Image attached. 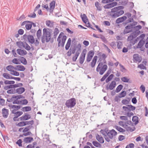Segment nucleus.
<instances>
[{
  "instance_id": "1",
  "label": "nucleus",
  "mask_w": 148,
  "mask_h": 148,
  "mask_svg": "<svg viewBox=\"0 0 148 148\" xmlns=\"http://www.w3.org/2000/svg\"><path fill=\"white\" fill-rule=\"evenodd\" d=\"M124 8V7L122 6L114 7L111 9L110 11L108 12V15L112 18H116L124 14L123 10Z\"/></svg>"
},
{
  "instance_id": "2",
  "label": "nucleus",
  "mask_w": 148,
  "mask_h": 148,
  "mask_svg": "<svg viewBox=\"0 0 148 148\" xmlns=\"http://www.w3.org/2000/svg\"><path fill=\"white\" fill-rule=\"evenodd\" d=\"M51 30L49 28H43V35L41 37V41L44 43L46 41L48 42L49 41L51 38Z\"/></svg>"
},
{
  "instance_id": "3",
  "label": "nucleus",
  "mask_w": 148,
  "mask_h": 148,
  "mask_svg": "<svg viewBox=\"0 0 148 148\" xmlns=\"http://www.w3.org/2000/svg\"><path fill=\"white\" fill-rule=\"evenodd\" d=\"M82 49V46L80 44H78L76 47H74L72 49V53L74 54L76 51L75 55L72 58V60L73 61H76L78 56L80 53Z\"/></svg>"
},
{
  "instance_id": "4",
  "label": "nucleus",
  "mask_w": 148,
  "mask_h": 148,
  "mask_svg": "<svg viewBox=\"0 0 148 148\" xmlns=\"http://www.w3.org/2000/svg\"><path fill=\"white\" fill-rule=\"evenodd\" d=\"M139 32L140 31H139ZM139 31H137V32H134L130 36H128L127 38L128 41H130L131 42H134V44H135L137 41V39H136V36L139 34Z\"/></svg>"
},
{
  "instance_id": "5",
  "label": "nucleus",
  "mask_w": 148,
  "mask_h": 148,
  "mask_svg": "<svg viewBox=\"0 0 148 148\" xmlns=\"http://www.w3.org/2000/svg\"><path fill=\"white\" fill-rule=\"evenodd\" d=\"M61 34H63V33L62 32H61L60 34L57 39V41L58 42V47H60L61 45L62 47H64L65 41L67 37L65 35L63 36L62 39V43L61 44V40L60 38L61 37L60 36L61 35Z\"/></svg>"
},
{
  "instance_id": "6",
  "label": "nucleus",
  "mask_w": 148,
  "mask_h": 148,
  "mask_svg": "<svg viewBox=\"0 0 148 148\" xmlns=\"http://www.w3.org/2000/svg\"><path fill=\"white\" fill-rule=\"evenodd\" d=\"M76 104V100L74 98H72L66 101L65 105L68 108L73 107Z\"/></svg>"
},
{
  "instance_id": "7",
  "label": "nucleus",
  "mask_w": 148,
  "mask_h": 148,
  "mask_svg": "<svg viewBox=\"0 0 148 148\" xmlns=\"http://www.w3.org/2000/svg\"><path fill=\"white\" fill-rule=\"evenodd\" d=\"M81 17L82 21L85 24V26L86 27L88 28H92L91 26H92L93 27V26L92 25H91L90 23L89 22L88 19L87 18V16L85 14H83V15H82V14H81Z\"/></svg>"
},
{
  "instance_id": "8",
  "label": "nucleus",
  "mask_w": 148,
  "mask_h": 148,
  "mask_svg": "<svg viewBox=\"0 0 148 148\" xmlns=\"http://www.w3.org/2000/svg\"><path fill=\"white\" fill-rule=\"evenodd\" d=\"M86 52V49H84L82 51L79 59V62L80 64H82L84 63Z\"/></svg>"
},
{
  "instance_id": "9",
  "label": "nucleus",
  "mask_w": 148,
  "mask_h": 148,
  "mask_svg": "<svg viewBox=\"0 0 148 148\" xmlns=\"http://www.w3.org/2000/svg\"><path fill=\"white\" fill-rule=\"evenodd\" d=\"M108 129H105L104 130H101L100 132L104 136V137L106 141L109 142L110 141V138L107 137L108 132Z\"/></svg>"
},
{
  "instance_id": "10",
  "label": "nucleus",
  "mask_w": 148,
  "mask_h": 148,
  "mask_svg": "<svg viewBox=\"0 0 148 148\" xmlns=\"http://www.w3.org/2000/svg\"><path fill=\"white\" fill-rule=\"evenodd\" d=\"M117 134V132L114 129L109 130H108V132L107 136L108 138L110 139H112L113 136H116Z\"/></svg>"
},
{
  "instance_id": "11",
  "label": "nucleus",
  "mask_w": 148,
  "mask_h": 148,
  "mask_svg": "<svg viewBox=\"0 0 148 148\" xmlns=\"http://www.w3.org/2000/svg\"><path fill=\"white\" fill-rule=\"evenodd\" d=\"M25 25V28H32V22L26 21H23L21 24V26H23Z\"/></svg>"
},
{
  "instance_id": "12",
  "label": "nucleus",
  "mask_w": 148,
  "mask_h": 148,
  "mask_svg": "<svg viewBox=\"0 0 148 148\" xmlns=\"http://www.w3.org/2000/svg\"><path fill=\"white\" fill-rule=\"evenodd\" d=\"M116 86V82L114 81H113L110 84L109 86L108 85H107L106 86V89L107 90L110 89V90H113Z\"/></svg>"
},
{
  "instance_id": "13",
  "label": "nucleus",
  "mask_w": 148,
  "mask_h": 148,
  "mask_svg": "<svg viewBox=\"0 0 148 148\" xmlns=\"http://www.w3.org/2000/svg\"><path fill=\"white\" fill-rule=\"evenodd\" d=\"M127 17L126 16H124L117 18L116 21V23L119 24L125 21L127 19Z\"/></svg>"
},
{
  "instance_id": "14",
  "label": "nucleus",
  "mask_w": 148,
  "mask_h": 148,
  "mask_svg": "<svg viewBox=\"0 0 148 148\" xmlns=\"http://www.w3.org/2000/svg\"><path fill=\"white\" fill-rule=\"evenodd\" d=\"M108 68L106 64H104L102 67H101L100 69L99 74L101 75H103L106 71L107 70Z\"/></svg>"
},
{
  "instance_id": "15",
  "label": "nucleus",
  "mask_w": 148,
  "mask_h": 148,
  "mask_svg": "<svg viewBox=\"0 0 148 148\" xmlns=\"http://www.w3.org/2000/svg\"><path fill=\"white\" fill-rule=\"evenodd\" d=\"M56 2L55 1H52L50 3L49 12L51 13H52L53 10L55 7Z\"/></svg>"
},
{
  "instance_id": "16",
  "label": "nucleus",
  "mask_w": 148,
  "mask_h": 148,
  "mask_svg": "<svg viewBox=\"0 0 148 148\" xmlns=\"http://www.w3.org/2000/svg\"><path fill=\"white\" fill-rule=\"evenodd\" d=\"M8 110L5 108H3L2 110V113L3 117L5 118H7L8 115Z\"/></svg>"
},
{
  "instance_id": "17",
  "label": "nucleus",
  "mask_w": 148,
  "mask_h": 148,
  "mask_svg": "<svg viewBox=\"0 0 148 148\" xmlns=\"http://www.w3.org/2000/svg\"><path fill=\"white\" fill-rule=\"evenodd\" d=\"M17 51L18 54L21 56L26 55L27 53V52L25 50H22L20 49H17Z\"/></svg>"
},
{
  "instance_id": "18",
  "label": "nucleus",
  "mask_w": 148,
  "mask_h": 148,
  "mask_svg": "<svg viewBox=\"0 0 148 148\" xmlns=\"http://www.w3.org/2000/svg\"><path fill=\"white\" fill-rule=\"evenodd\" d=\"M133 28H125V29L124 30L123 33L124 34H126L130 32H132L133 31ZM133 30H134L135 29H136L137 31H138L141 28H133Z\"/></svg>"
},
{
  "instance_id": "19",
  "label": "nucleus",
  "mask_w": 148,
  "mask_h": 148,
  "mask_svg": "<svg viewBox=\"0 0 148 148\" xmlns=\"http://www.w3.org/2000/svg\"><path fill=\"white\" fill-rule=\"evenodd\" d=\"M133 58L135 61L139 63L142 60L141 58L140 57L138 54H134L133 56Z\"/></svg>"
},
{
  "instance_id": "20",
  "label": "nucleus",
  "mask_w": 148,
  "mask_h": 148,
  "mask_svg": "<svg viewBox=\"0 0 148 148\" xmlns=\"http://www.w3.org/2000/svg\"><path fill=\"white\" fill-rule=\"evenodd\" d=\"M25 89L23 87H20L15 90V93H18V94H21L24 92Z\"/></svg>"
},
{
  "instance_id": "21",
  "label": "nucleus",
  "mask_w": 148,
  "mask_h": 148,
  "mask_svg": "<svg viewBox=\"0 0 148 148\" xmlns=\"http://www.w3.org/2000/svg\"><path fill=\"white\" fill-rule=\"evenodd\" d=\"M31 117V116L30 115L27 114H25V115L23 116L20 117L19 119L21 121H22L27 120L30 119Z\"/></svg>"
},
{
  "instance_id": "22",
  "label": "nucleus",
  "mask_w": 148,
  "mask_h": 148,
  "mask_svg": "<svg viewBox=\"0 0 148 148\" xmlns=\"http://www.w3.org/2000/svg\"><path fill=\"white\" fill-rule=\"evenodd\" d=\"M97 59V56H94L90 64L92 68H94L95 66Z\"/></svg>"
},
{
  "instance_id": "23",
  "label": "nucleus",
  "mask_w": 148,
  "mask_h": 148,
  "mask_svg": "<svg viewBox=\"0 0 148 148\" xmlns=\"http://www.w3.org/2000/svg\"><path fill=\"white\" fill-rule=\"evenodd\" d=\"M96 137V139L100 143H104L103 138L101 136H100L98 134H97Z\"/></svg>"
},
{
  "instance_id": "24",
  "label": "nucleus",
  "mask_w": 148,
  "mask_h": 148,
  "mask_svg": "<svg viewBox=\"0 0 148 148\" xmlns=\"http://www.w3.org/2000/svg\"><path fill=\"white\" fill-rule=\"evenodd\" d=\"M54 22L50 20L47 21H46V24L47 26L50 27H52L54 25Z\"/></svg>"
},
{
  "instance_id": "25",
  "label": "nucleus",
  "mask_w": 148,
  "mask_h": 148,
  "mask_svg": "<svg viewBox=\"0 0 148 148\" xmlns=\"http://www.w3.org/2000/svg\"><path fill=\"white\" fill-rule=\"evenodd\" d=\"M33 140V138L32 137H26L23 139V141L25 143H29Z\"/></svg>"
},
{
  "instance_id": "26",
  "label": "nucleus",
  "mask_w": 148,
  "mask_h": 148,
  "mask_svg": "<svg viewBox=\"0 0 148 148\" xmlns=\"http://www.w3.org/2000/svg\"><path fill=\"white\" fill-rule=\"evenodd\" d=\"M15 67V70L17 71H24L25 70V67L22 65H16Z\"/></svg>"
},
{
  "instance_id": "27",
  "label": "nucleus",
  "mask_w": 148,
  "mask_h": 148,
  "mask_svg": "<svg viewBox=\"0 0 148 148\" xmlns=\"http://www.w3.org/2000/svg\"><path fill=\"white\" fill-rule=\"evenodd\" d=\"M27 40L31 44H33L34 42V39L33 36L31 35H29L27 36Z\"/></svg>"
},
{
  "instance_id": "28",
  "label": "nucleus",
  "mask_w": 148,
  "mask_h": 148,
  "mask_svg": "<svg viewBox=\"0 0 148 148\" xmlns=\"http://www.w3.org/2000/svg\"><path fill=\"white\" fill-rule=\"evenodd\" d=\"M15 67L11 65H8L6 67V69L8 71L11 72H12L14 69L15 70Z\"/></svg>"
},
{
  "instance_id": "29",
  "label": "nucleus",
  "mask_w": 148,
  "mask_h": 148,
  "mask_svg": "<svg viewBox=\"0 0 148 148\" xmlns=\"http://www.w3.org/2000/svg\"><path fill=\"white\" fill-rule=\"evenodd\" d=\"M138 117L137 116H133L132 119V121L134 122L135 125L137 124L139 122Z\"/></svg>"
},
{
  "instance_id": "30",
  "label": "nucleus",
  "mask_w": 148,
  "mask_h": 148,
  "mask_svg": "<svg viewBox=\"0 0 148 148\" xmlns=\"http://www.w3.org/2000/svg\"><path fill=\"white\" fill-rule=\"evenodd\" d=\"M115 128L116 130L121 132H125V130L120 126L115 125Z\"/></svg>"
},
{
  "instance_id": "31",
  "label": "nucleus",
  "mask_w": 148,
  "mask_h": 148,
  "mask_svg": "<svg viewBox=\"0 0 148 148\" xmlns=\"http://www.w3.org/2000/svg\"><path fill=\"white\" fill-rule=\"evenodd\" d=\"M8 106L12 108H14L16 110L20 109L21 108V106H16L9 104L8 105Z\"/></svg>"
},
{
  "instance_id": "32",
  "label": "nucleus",
  "mask_w": 148,
  "mask_h": 148,
  "mask_svg": "<svg viewBox=\"0 0 148 148\" xmlns=\"http://www.w3.org/2000/svg\"><path fill=\"white\" fill-rule=\"evenodd\" d=\"M145 43V41L142 40H140V41L138 42V46L137 47V48H141L143 46L144 44Z\"/></svg>"
},
{
  "instance_id": "33",
  "label": "nucleus",
  "mask_w": 148,
  "mask_h": 148,
  "mask_svg": "<svg viewBox=\"0 0 148 148\" xmlns=\"http://www.w3.org/2000/svg\"><path fill=\"white\" fill-rule=\"evenodd\" d=\"M123 86L121 84L119 85L116 88L115 92L117 93L119 92L123 88Z\"/></svg>"
},
{
  "instance_id": "34",
  "label": "nucleus",
  "mask_w": 148,
  "mask_h": 148,
  "mask_svg": "<svg viewBox=\"0 0 148 148\" xmlns=\"http://www.w3.org/2000/svg\"><path fill=\"white\" fill-rule=\"evenodd\" d=\"M4 83L5 85L14 84L15 82L14 81H9L8 80H5L4 81Z\"/></svg>"
},
{
  "instance_id": "35",
  "label": "nucleus",
  "mask_w": 148,
  "mask_h": 148,
  "mask_svg": "<svg viewBox=\"0 0 148 148\" xmlns=\"http://www.w3.org/2000/svg\"><path fill=\"white\" fill-rule=\"evenodd\" d=\"M23 112H28L30 111L32 109L30 106H25L22 108Z\"/></svg>"
},
{
  "instance_id": "36",
  "label": "nucleus",
  "mask_w": 148,
  "mask_h": 148,
  "mask_svg": "<svg viewBox=\"0 0 148 148\" xmlns=\"http://www.w3.org/2000/svg\"><path fill=\"white\" fill-rule=\"evenodd\" d=\"M17 45L19 48H21L22 47H24L25 44L21 41L17 42L16 43Z\"/></svg>"
},
{
  "instance_id": "37",
  "label": "nucleus",
  "mask_w": 148,
  "mask_h": 148,
  "mask_svg": "<svg viewBox=\"0 0 148 148\" xmlns=\"http://www.w3.org/2000/svg\"><path fill=\"white\" fill-rule=\"evenodd\" d=\"M103 65V62H100L97 67L96 71L98 72H99L101 67H102Z\"/></svg>"
},
{
  "instance_id": "38",
  "label": "nucleus",
  "mask_w": 148,
  "mask_h": 148,
  "mask_svg": "<svg viewBox=\"0 0 148 148\" xmlns=\"http://www.w3.org/2000/svg\"><path fill=\"white\" fill-rule=\"evenodd\" d=\"M113 7V6L112 3L107 4L104 6V8L106 9H109Z\"/></svg>"
},
{
  "instance_id": "39",
  "label": "nucleus",
  "mask_w": 148,
  "mask_h": 148,
  "mask_svg": "<svg viewBox=\"0 0 148 148\" xmlns=\"http://www.w3.org/2000/svg\"><path fill=\"white\" fill-rule=\"evenodd\" d=\"M59 32V30L58 28H55L54 31L53 32V38H56L57 35Z\"/></svg>"
},
{
  "instance_id": "40",
  "label": "nucleus",
  "mask_w": 148,
  "mask_h": 148,
  "mask_svg": "<svg viewBox=\"0 0 148 148\" xmlns=\"http://www.w3.org/2000/svg\"><path fill=\"white\" fill-rule=\"evenodd\" d=\"M100 4L98 1H96L95 3V7L97 8V10L99 11H101L102 9L101 7L99 6Z\"/></svg>"
},
{
  "instance_id": "41",
  "label": "nucleus",
  "mask_w": 148,
  "mask_h": 148,
  "mask_svg": "<svg viewBox=\"0 0 148 148\" xmlns=\"http://www.w3.org/2000/svg\"><path fill=\"white\" fill-rule=\"evenodd\" d=\"M7 93L9 94H13L15 93V88H12L8 90L7 91Z\"/></svg>"
},
{
  "instance_id": "42",
  "label": "nucleus",
  "mask_w": 148,
  "mask_h": 148,
  "mask_svg": "<svg viewBox=\"0 0 148 148\" xmlns=\"http://www.w3.org/2000/svg\"><path fill=\"white\" fill-rule=\"evenodd\" d=\"M21 62L24 65L27 64V62L26 59L24 57H22L21 58Z\"/></svg>"
},
{
  "instance_id": "43",
  "label": "nucleus",
  "mask_w": 148,
  "mask_h": 148,
  "mask_svg": "<svg viewBox=\"0 0 148 148\" xmlns=\"http://www.w3.org/2000/svg\"><path fill=\"white\" fill-rule=\"evenodd\" d=\"M126 92L125 90L121 92L119 95L120 98H122L124 97L126 94Z\"/></svg>"
},
{
  "instance_id": "44",
  "label": "nucleus",
  "mask_w": 148,
  "mask_h": 148,
  "mask_svg": "<svg viewBox=\"0 0 148 148\" xmlns=\"http://www.w3.org/2000/svg\"><path fill=\"white\" fill-rule=\"evenodd\" d=\"M114 75L113 74H111L106 79V82L107 83L110 81L113 77Z\"/></svg>"
},
{
  "instance_id": "45",
  "label": "nucleus",
  "mask_w": 148,
  "mask_h": 148,
  "mask_svg": "<svg viewBox=\"0 0 148 148\" xmlns=\"http://www.w3.org/2000/svg\"><path fill=\"white\" fill-rule=\"evenodd\" d=\"M92 143L94 146L97 147L101 146V144L97 141H93Z\"/></svg>"
},
{
  "instance_id": "46",
  "label": "nucleus",
  "mask_w": 148,
  "mask_h": 148,
  "mask_svg": "<svg viewBox=\"0 0 148 148\" xmlns=\"http://www.w3.org/2000/svg\"><path fill=\"white\" fill-rule=\"evenodd\" d=\"M145 34H142L140 35L136 39H137V41L138 40H142L144 39L145 37Z\"/></svg>"
},
{
  "instance_id": "47",
  "label": "nucleus",
  "mask_w": 148,
  "mask_h": 148,
  "mask_svg": "<svg viewBox=\"0 0 148 148\" xmlns=\"http://www.w3.org/2000/svg\"><path fill=\"white\" fill-rule=\"evenodd\" d=\"M126 129L127 131L132 132L135 130L136 128L135 127H133L132 128L131 127L129 126L127 127L126 128Z\"/></svg>"
},
{
  "instance_id": "48",
  "label": "nucleus",
  "mask_w": 148,
  "mask_h": 148,
  "mask_svg": "<svg viewBox=\"0 0 148 148\" xmlns=\"http://www.w3.org/2000/svg\"><path fill=\"white\" fill-rule=\"evenodd\" d=\"M12 62L13 63L15 64H20V63L18 61V60L17 58H14L13 59Z\"/></svg>"
},
{
  "instance_id": "49",
  "label": "nucleus",
  "mask_w": 148,
  "mask_h": 148,
  "mask_svg": "<svg viewBox=\"0 0 148 148\" xmlns=\"http://www.w3.org/2000/svg\"><path fill=\"white\" fill-rule=\"evenodd\" d=\"M121 79L122 81L124 82H128L129 80V79L127 78L126 77H122Z\"/></svg>"
},
{
  "instance_id": "50",
  "label": "nucleus",
  "mask_w": 148,
  "mask_h": 148,
  "mask_svg": "<svg viewBox=\"0 0 148 148\" xmlns=\"http://www.w3.org/2000/svg\"><path fill=\"white\" fill-rule=\"evenodd\" d=\"M3 77L7 79H9L10 76V75L7 73H4L3 74Z\"/></svg>"
},
{
  "instance_id": "51",
  "label": "nucleus",
  "mask_w": 148,
  "mask_h": 148,
  "mask_svg": "<svg viewBox=\"0 0 148 148\" xmlns=\"http://www.w3.org/2000/svg\"><path fill=\"white\" fill-rule=\"evenodd\" d=\"M22 141L21 139H19L17 140L16 142V144L18 145L19 147H22Z\"/></svg>"
},
{
  "instance_id": "52",
  "label": "nucleus",
  "mask_w": 148,
  "mask_h": 148,
  "mask_svg": "<svg viewBox=\"0 0 148 148\" xmlns=\"http://www.w3.org/2000/svg\"><path fill=\"white\" fill-rule=\"evenodd\" d=\"M137 23V22L136 21H133V23H130L129 25L127 26H129V27H135Z\"/></svg>"
},
{
  "instance_id": "53",
  "label": "nucleus",
  "mask_w": 148,
  "mask_h": 148,
  "mask_svg": "<svg viewBox=\"0 0 148 148\" xmlns=\"http://www.w3.org/2000/svg\"><path fill=\"white\" fill-rule=\"evenodd\" d=\"M41 31L40 29H39L37 32V36L38 39H39L41 36Z\"/></svg>"
},
{
  "instance_id": "54",
  "label": "nucleus",
  "mask_w": 148,
  "mask_h": 148,
  "mask_svg": "<svg viewBox=\"0 0 148 148\" xmlns=\"http://www.w3.org/2000/svg\"><path fill=\"white\" fill-rule=\"evenodd\" d=\"M119 66L121 68L120 70L122 72H125L126 71V69L121 64H120Z\"/></svg>"
},
{
  "instance_id": "55",
  "label": "nucleus",
  "mask_w": 148,
  "mask_h": 148,
  "mask_svg": "<svg viewBox=\"0 0 148 148\" xmlns=\"http://www.w3.org/2000/svg\"><path fill=\"white\" fill-rule=\"evenodd\" d=\"M23 47L27 51L30 50L31 49V47L30 46L26 43H25V45Z\"/></svg>"
},
{
  "instance_id": "56",
  "label": "nucleus",
  "mask_w": 148,
  "mask_h": 148,
  "mask_svg": "<svg viewBox=\"0 0 148 148\" xmlns=\"http://www.w3.org/2000/svg\"><path fill=\"white\" fill-rule=\"evenodd\" d=\"M20 102L23 105H26L28 102L27 100L26 99H24L21 101H20Z\"/></svg>"
},
{
  "instance_id": "57",
  "label": "nucleus",
  "mask_w": 148,
  "mask_h": 148,
  "mask_svg": "<svg viewBox=\"0 0 148 148\" xmlns=\"http://www.w3.org/2000/svg\"><path fill=\"white\" fill-rule=\"evenodd\" d=\"M19 127L23 126L26 125L25 122L21 121L17 125Z\"/></svg>"
},
{
  "instance_id": "58",
  "label": "nucleus",
  "mask_w": 148,
  "mask_h": 148,
  "mask_svg": "<svg viewBox=\"0 0 148 148\" xmlns=\"http://www.w3.org/2000/svg\"><path fill=\"white\" fill-rule=\"evenodd\" d=\"M12 85H9L5 86L4 87V89L5 90H7L9 89L12 88Z\"/></svg>"
},
{
  "instance_id": "59",
  "label": "nucleus",
  "mask_w": 148,
  "mask_h": 148,
  "mask_svg": "<svg viewBox=\"0 0 148 148\" xmlns=\"http://www.w3.org/2000/svg\"><path fill=\"white\" fill-rule=\"evenodd\" d=\"M122 43L120 41H119L117 42V46L118 49H120L122 48Z\"/></svg>"
},
{
  "instance_id": "60",
  "label": "nucleus",
  "mask_w": 148,
  "mask_h": 148,
  "mask_svg": "<svg viewBox=\"0 0 148 148\" xmlns=\"http://www.w3.org/2000/svg\"><path fill=\"white\" fill-rule=\"evenodd\" d=\"M13 73H10L12 75L16 76H18L19 75V72L14 70L12 72Z\"/></svg>"
},
{
  "instance_id": "61",
  "label": "nucleus",
  "mask_w": 148,
  "mask_h": 148,
  "mask_svg": "<svg viewBox=\"0 0 148 148\" xmlns=\"http://www.w3.org/2000/svg\"><path fill=\"white\" fill-rule=\"evenodd\" d=\"M15 115L18 118V116L23 114V112L22 111H18L16 112Z\"/></svg>"
},
{
  "instance_id": "62",
  "label": "nucleus",
  "mask_w": 148,
  "mask_h": 148,
  "mask_svg": "<svg viewBox=\"0 0 148 148\" xmlns=\"http://www.w3.org/2000/svg\"><path fill=\"white\" fill-rule=\"evenodd\" d=\"M134 145L133 143H131L127 145L126 147L125 148H133L134 147Z\"/></svg>"
},
{
  "instance_id": "63",
  "label": "nucleus",
  "mask_w": 148,
  "mask_h": 148,
  "mask_svg": "<svg viewBox=\"0 0 148 148\" xmlns=\"http://www.w3.org/2000/svg\"><path fill=\"white\" fill-rule=\"evenodd\" d=\"M100 38L101 39L102 41L105 43H106L108 42L107 40L103 36L101 35Z\"/></svg>"
},
{
  "instance_id": "64",
  "label": "nucleus",
  "mask_w": 148,
  "mask_h": 148,
  "mask_svg": "<svg viewBox=\"0 0 148 148\" xmlns=\"http://www.w3.org/2000/svg\"><path fill=\"white\" fill-rule=\"evenodd\" d=\"M138 67L140 68L141 69H146V66L143 64H140L138 66Z\"/></svg>"
}]
</instances>
